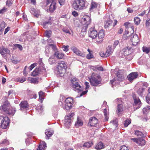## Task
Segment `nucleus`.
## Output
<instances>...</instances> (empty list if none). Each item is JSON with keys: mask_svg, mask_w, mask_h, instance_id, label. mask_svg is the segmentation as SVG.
Returning a JSON list of instances; mask_svg holds the SVG:
<instances>
[{"mask_svg": "<svg viewBox=\"0 0 150 150\" xmlns=\"http://www.w3.org/2000/svg\"><path fill=\"white\" fill-rule=\"evenodd\" d=\"M124 70H123L118 71L117 73V78H114L112 80L110 81V83L112 85V87L117 84H118L119 81H122L124 79Z\"/></svg>", "mask_w": 150, "mask_h": 150, "instance_id": "7ed1b4c3", "label": "nucleus"}, {"mask_svg": "<svg viewBox=\"0 0 150 150\" xmlns=\"http://www.w3.org/2000/svg\"><path fill=\"white\" fill-rule=\"evenodd\" d=\"M30 11L31 14H32L34 16L36 17H38L39 15V11L34 8H31L30 10Z\"/></svg>", "mask_w": 150, "mask_h": 150, "instance_id": "5701e85b", "label": "nucleus"}, {"mask_svg": "<svg viewBox=\"0 0 150 150\" xmlns=\"http://www.w3.org/2000/svg\"><path fill=\"white\" fill-rule=\"evenodd\" d=\"M119 42L118 40H116L114 42L113 45L114 48H115L118 45Z\"/></svg>", "mask_w": 150, "mask_h": 150, "instance_id": "0e129e2a", "label": "nucleus"}, {"mask_svg": "<svg viewBox=\"0 0 150 150\" xmlns=\"http://www.w3.org/2000/svg\"><path fill=\"white\" fill-rule=\"evenodd\" d=\"M86 58L88 59H90L92 58H93V56L91 53L87 54Z\"/></svg>", "mask_w": 150, "mask_h": 150, "instance_id": "13d9d810", "label": "nucleus"}, {"mask_svg": "<svg viewBox=\"0 0 150 150\" xmlns=\"http://www.w3.org/2000/svg\"><path fill=\"white\" fill-rule=\"evenodd\" d=\"M5 24L4 22L1 23L0 25V35H1L3 31L4 28L5 27Z\"/></svg>", "mask_w": 150, "mask_h": 150, "instance_id": "f704fd0d", "label": "nucleus"}, {"mask_svg": "<svg viewBox=\"0 0 150 150\" xmlns=\"http://www.w3.org/2000/svg\"><path fill=\"white\" fill-rule=\"evenodd\" d=\"M69 46L68 45H63L62 47V48L63 49V50L65 52H67L69 50Z\"/></svg>", "mask_w": 150, "mask_h": 150, "instance_id": "6e6d98bb", "label": "nucleus"}, {"mask_svg": "<svg viewBox=\"0 0 150 150\" xmlns=\"http://www.w3.org/2000/svg\"><path fill=\"white\" fill-rule=\"evenodd\" d=\"M146 26L148 28L150 26V19H148L146 20L145 23Z\"/></svg>", "mask_w": 150, "mask_h": 150, "instance_id": "052dcab7", "label": "nucleus"}, {"mask_svg": "<svg viewBox=\"0 0 150 150\" xmlns=\"http://www.w3.org/2000/svg\"><path fill=\"white\" fill-rule=\"evenodd\" d=\"M71 82L72 86L74 91L79 92L83 90V87L79 84L76 79H73L71 81Z\"/></svg>", "mask_w": 150, "mask_h": 150, "instance_id": "0eeeda50", "label": "nucleus"}, {"mask_svg": "<svg viewBox=\"0 0 150 150\" xmlns=\"http://www.w3.org/2000/svg\"><path fill=\"white\" fill-rule=\"evenodd\" d=\"M133 98L134 100V101L135 105H138L139 107H140L141 106V102L140 100L138 98H137L135 95L133 96Z\"/></svg>", "mask_w": 150, "mask_h": 150, "instance_id": "a878e982", "label": "nucleus"}, {"mask_svg": "<svg viewBox=\"0 0 150 150\" xmlns=\"http://www.w3.org/2000/svg\"><path fill=\"white\" fill-rule=\"evenodd\" d=\"M131 49V47H127V48H125L122 49V52L125 56L128 55L130 53V50Z\"/></svg>", "mask_w": 150, "mask_h": 150, "instance_id": "4be33fe9", "label": "nucleus"}, {"mask_svg": "<svg viewBox=\"0 0 150 150\" xmlns=\"http://www.w3.org/2000/svg\"><path fill=\"white\" fill-rule=\"evenodd\" d=\"M87 3L85 0H75L72 4V7L75 10L80 11L85 9Z\"/></svg>", "mask_w": 150, "mask_h": 150, "instance_id": "f257e3e1", "label": "nucleus"}, {"mask_svg": "<svg viewBox=\"0 0 150 150\" xmlns=\"http://www.w3.org/2000/svg\"><path fill=\"white\" fill-rule=\"evenodd\" d=\"M55 62L54 57L52 56L50 57L48 59V62L50 64L52 65L54 64Z\"/></svg>", "mask_w": 150, "mask_h": 150, "instance_id": "473e14b6", "label": "nucleus"}, {"mask_svg": "<svg viewBox=\"0 0 150 150\" xmlns=\"http://www.w3.org/2000/svg\"><path fill=\"white\" fill-rule=\"evenodd\" d=\"M71 49L74 53L78 56H83V54L77 47L73 46L71 47Z\"/></svg>", "mask_w": 150, "mask_h": 150, "instance_id": "6ab92c4d", "label": "nucleus"}, {"mask_svg": "<svg viewBox=\"0 0 150 150\" xmlns=\"http://www.w3.org/2000/svg\"><path fill=\"white\" fill-rule=\"evenodd\" d=\"M131 123V121L129 120H127L124 122V125L125 127H127Z\"/></svg>", "mask_w": 150, "mask_h": 150, "instance_id": "49530a36", "label": "nucleus"}, {"mask_svg": "<svg viewBox=\"0 0 150 150\" xmlns=\"http://www.w3.org/2000/svg\"><path fill=\"white\" fill-rule=\"evenodd\" d=\"M113 51L112 46H108L106 52L105 53L101 52L100 53V56L102 57H108L113 52Z\"/></svg>", "mask_w": 150, "mask_h": 150, "instance_id": "ddd939ff", "label": "nucleus"}, {"mask_svg": "<svg viewBox=\"0 0 150 150\" xmlns=\"http://www.w3.org/2000/svg\"><path fill=\"white\" fill-rule=\"evenodd\" d=\"M142 50L144 52H145L147 54L149 52V48L148 47H142Z\"/></svg>", "mask_w": 150, "mask_h": 150, "instance_id": "3c124183", "label": "nucleus"}, {"mask_svg": "<svg viewBox=\"0 0 150 150\" xmlns=\"http://www.w3.org/2000/svg\"><path fill=\"white\" fill-rule=\"evenodd\" d=\"M85 84L86 86V87L85 88V89H87L89 87V83L88 82H85Z\"/></svg>", "mask_w": 150, "mask_h": 150, "instance_id": "69168bd1", "label": "nucleus"}, {"mask_svg": "<svg viewBox=\"0 0 150 150\" xmlns=\"http://www.w3.org/2000/svg\"><path fill=\"white\" fill-rule=\"evenodd\" d=\"M58 2L61 6L64 5L65 3V0H58Z\"/></svg>", "mask_w": 150, "mask_h": 150, "instance_id": "680f3d73", "label": "nucleus"}, {"mask_svg": "<svg viewBox=\"0 0 150 150\" xmlns=\"http://www.w3.org/2000/svg\"><path fill=\"white\" fill-rule=\"evenodd\" d=\"M20 106V110H23L26 109L28 108V103L26 101H22L19 105Z\"/></svg>", "mask_w": 150, "mask_h": 150, "instance_id": "a211bd4d", "label": "nucleus"}, {"mask_svg": "<svg viewBox=\"0 0 150 150\" xmlns=\"http://www.w3.org/2000/svg\"><path fill=\"white\" fill-rule=\"evenodd\" d=\"M150 107H146L144 108L143 109V112L144 114H146L148 110L150 109Z\"/></svg>", "mask_w": 150, "mask_h": 150, "instance_id": "de8ad7c7", "label": "nucleus"}, {"mask_svg": "<svg viewBox=\"0 0 150 150\" xmlns=\"http://www.w3.org/2000/svg\"><path fill=\"white\" fill-rule=\"evenodd\" d=\"M148 93L146 96V102L149 104H150V87L149 88L148 91Z\"/></svg>", "mask_w": 150, "mask_h": 150, "instance_id": "72a5a7b5", "label": "nucleus"}, {"mask_svg": "<svg viewBox=\"0 0 150 150\" xmlns=\"http://www.w3.org/2000/svg\"><path fill=\"white\" fill-rule=\"evenodd\" d=\"M117 121V119L113 120L112 121H111L110 123L112 124L115 127H116L118 126Z\"/></svg>", "mask_w": 150, "mask_h": 150, "instance_id": "09e8293b", "label": "nucleus"}, {"mask_svg": "<svg viewBox=\"0 0 150 150\" xmlns=\"http://www.w3.org/2000/svg\"><path fill=\"white\" fill-rule=\"evenodd\" d=\"M10 121L8 117L0 116V127L3 129H6L9 126ZM1 134L0 132V135Z\"/></svg>", "mask_w": 150, "mask_h": 150, "instance_id": "423d86ee", "label": "nucleus"}, {"mask_svg": "<svg viewBox=\"0 0 150 150\" xmlns=\"http://www.w3.org/2000/svg\"><path fill=\"white\" fill-rule=\"evenodd\" d=\"M138 76V74L137 72H133L131 73L128 75L127 76L128 80L130 82H132L133 81L137 78Z\"/></svg>", "mask_w": 150, "mask_h": 150, "instance_id": "dca6fc26", "label": "nucleus"}, {"mask_svg": "<svg viewBox=\"0 0 150 150\" xmlns=\"http://www.w3.org/2000/svg\"><path fill=\"white\" fill-rule=\"evenodd\" d=\"M74 113H70L68 115L65 116L64 120L65 126L67 128H69L71 125V122L73 116L74 115Z\"/></svg>", "mask_w": 150, "mask_h": 150, "instance_id": "9d476101", "label": "nucleus"}, {"mask_svg": "<svg viewBox=\"0 0 150 150\" xmlns=\"http://www.w3.org/2000/svg\"><path fill=\"white\" fill-rule=\"evenodd\" d=\"M7 11V8L5 7H4L2 9L0 10V14H2L6 12Z\"/></svg>", "mask_w": 150, "mask_h": 150, "instance_id": "8fccbe9b", "label": "nucleus"}, {"mask_svg": "<svg viewBox=\"0 0 150 150\" xmlns=\"http://www.w3.org/2000/svg\"><path fill=\"white\" fill-rule=\"evenodd\" d=\"M44 93L40 91L39 93V99L40 100L43 99Z\"/></svg>", "mask_w": 150, "mask_h": 150, "instance_id": "c03bdc74", "label": "nucleus"}, {"mask_svg": "<svg viewBox=\"0 0 150 150\" xmlns=\"http://www.w3.org/2000/svg\"><path fill=\"white\" fill-rule=\"evenodd\" d=\"M81 21L83 25L81 28V32H85L87 31L88 26L90 24L91 21V18L89 16H84L82 18Z\"/></svg>", "mask_w": 150, "mask_h": 150, "instance_id": "39448f33", "label": "nucleus"}, {"mask_svg": "<svg viewBox=\"0 0 150 150\" xmlns=\"http://www.w3.org/2000/svg\"><path fill=\"white\" fill-rule=\"evenodd\" d=\"M26 80V78L24 77L18 79V82L21 83H23Z\"/></svg>", "mask_w": 150, "mask_h": 150, "instance_id": "603ef678", "label": "nucleus"}, {"mask_svg": "<svg viewBox=\"0 0 150 150\" xmlns=\"http://www.w3.org/2000/svg\"><path fill=\"white\" fill-rule=\"evenodd\" d=\"M45 49L46 50L45 51V55L47 57H48L49 56V49H50L49 46H48L47 45L45 47Z\"/></svg>", "mask_w": 150, "mask_h": 150, "instance_id": "79ce46f5", "label": "nucleus"}, {"mask_svg": "<svg viewBox=\"0 0 150 150\" xmlns=\"http://www.w3.org/2000/svg\"><path fill=\"white\" fill-rule=\"evenodd\" d=\"M51 33L52 31L50 30H47L45 32V36L48 38H50V37Z\"/></svg>", "mask_w": 150, "mask_h": 150, "instance_id": "a18cd8bd", "label": "nucleus"}, {"mask_svg": "<svg viewBox=\"0 0 150 150\" xmlns=\"http://www.w3.org/2000/svg\"><path fill=\"white\" fill-rule=\"evenodd\" d=\"M48 46H49V48L50 49V47H51L53 50L55 52H57L58 51L57 48L56 47V46L55 45L53 44H49L48 45Z\"/></svg>", "mask_w": 150, "mask_h": 150, "instance_id": "4c0bfd02", "label": "nucleus"}, {"mask_svg": "<svg viewBox=\"0 0 150 150\" xmlns=\"http://www.w3.org/2000/svg\"><path fill=\"white\" fill-rule=\"evenodd\" d=\"M116 100L118 101L117 112L118 114L121 113V112L123 111V106L121 103H122L121 98H117L115 100Z\"/></svg>", "mask_w": 150, "mask_h": 150, "instance_id": "2eb2a0df", "label": "nucleus"}, {"mask_svg": "<svg viewBox=\"0 0 150 150\" xmlns=\"http://www.w3.org/2000/svg\"><path fill=\"white\" fill-rule=\"evenodd\" d=\"M134 21L135 24L137 25L140 23V18L138 17H135L134 19Z\"/></svg>", "mask_w": 150, "mask_h": 150, "instance_id": "a19ab883", "label": "nucleus"}, {"mask_svg": "<svg viewBox=\"0 0 150 150\" xmlns=\"http://www.w3.org/2000/svg\"><path fill=\"white\" fill-rule=\"evenodd\" d=\"M105 35L104 30H100L98 33V38L99 40H101L102 41Z\"/></svg>", "mask_w": 150, "mask_h": 150, "instance_id": "412c9836", "label": "nucleus"}, {"mask_svg": "<svg viewBox=\"0 0 150 150\" xmlns=\"http://www.w3.org/2000/svg\"><path fill=\"white\" fill-rule=\"evenodd\" d=\"M51 23L50 21H45V22H44L43 23V27L45 28H46V25L47 24L51 25Z\"/></svg>", "mask_w": 150, "mask_h": 150, "instance_id": "4d7b16f0", "label": "nucleus"}, {"mask_svg": "<svg viewBox=\"0 0 150 150\" xmlns=\"http://www.w3.org/2000/svg\"><path fill=\"white\" fill-rule=\"evenodd\" d=\"M88 92V90H86L84 91H82L81 93L80 94V97H81L83 95H85Z\"/></svg>", "mask_w": 150, "mask_h": 150, "instance_id": "774afa93", "label": "nucleus"}, {"mask_svg": "<svg viewBox=\"0 0 150 150\" xmlns=\"http://www.w3.org/2000/svg\"><path fill=\"white\" fill-rule=\"evenodd\" d=\"M88 34L89 37L92 39H94L97 36L98 32L94 28H91L89 30Z\"/></svg>", "mask_w": 150, "mask_h": 150, "instance_id": "4468645a", "label": "nucleus"}, {"mask_svg": "<svg viewBox=\"0 0 150 150\" xmlns=\"http://www.w3.org/2000/svg\"><path fill=\"white\" fill-rule=\"evenodd\" d=\"M104 114L105 116V119L106 121H108V114L107 112V110L106 109H105L104 110Z\"/></svg>", "mask_w": 150, "mask_h": 150, "instance_id": "37998d69", "label": "nucleus"}, {"mask_svg": "<svg viewBox=\"0 0 150 150\" xmlns=\"http://www.w3.org/2000/svg\"><path fill=\"white\" fill-rule=\"evenodd\" d=\"M37 65V63H34L32 64L29 67V69L30 71H31L32 69Z\"/></svg>", "mask_w": 150, "mask_h": 150, "instance_id": "5fc2aeb1", "label": "nucleus"}, {"mask_svg": "<svg viewBox=\"0 0 150 150\" xmlns=\"http://www.w3.org/2000/svg\"><path fill=\"white\" fill-rule=\"evenodd\" d=\"M97 4L95 2L93 1L91 3V6L90 8V10H91L93 9L97 8Z\"/></svg>", "mask_w": 150, "mask_h": 150, "instance_id": "ea45409f", "label": "nucleus"}, {"mask_svg": "<svg viewBox=\"0 0 150 150\" xmlns=\"http://www.w3.org/2000/svg\"><path fill=\"white\" fill-rule=\"evenodd\" d=\"M145 90V88H139L137 91V93L138 95L141 97L143 96V93Z\"/></svg>", "mask_w": 150, "mask_h": 150, "instance_id": "2f4dec72", "label": "nucleus"}, {"mask_svg": "<svg viewBox=\"0 0 150 150\" xmlns=\"http://www.w3.org/2000/svg\"><path fill=\"white\" fill-rule=\"evenodd\" d=\"M56 0H47L46 2V6L49 5V10L50 12H53L56 8Z\"/></svg>", "mask_w": 150, "mask_h": 150, "instance_id": "9b49d317", "label": "nucleus"}, {"mask_svg": "<svg viewBox=\"0 0 150 150\" xmlns=\"http://www.w3.org/2000/svg\"><path fill=\"white\" fill-rule=\"evenodd\" d=\"M120 150H129V149L126 146L124 145L121 146Z\"/></svg>", "mask_w": 150, "mask_h": 150, "instance_id": "e2e57ef3", "label": "nucleus"}, {"mask_svg": "<svg viewBox=\"0 0 150 150\" xmlns=\"http://www.w3.org/2000/svg\"><path fill=\"white\" fill-rule=\"evenodd\" d=\"M14 46L16 48H18L21 50H22L23 49V47L20 45L16 44L14 45Z\"/></svg>", "mask_w": 150, "mask_h": 150, "instance_id": "bf43d9fd", "label": "nucleus"}, {"mask_svg": "<svg viewBox=\"0 0 150 150\" xmlns=\"http://www.w3.org/2000/svg\"><path fill=\"white\" fill-rule=\"evenodd\" d=\"M40 68L36 67L35 68V70L32 72V75L33 76H36L40 73Z\"/></svg>", "mask_w": 150, "mask_h": 150, "instance_id": "393cba45", "label": "nucleus"}, {"mask_svg": "<svg viewBox=\"0 0 150 150\" xmlns=\"http://www.w3.org/2000/svg\"><path fill=\"white\" fill-rule=\"evenodd\" d=\"M0 109L3 111L7 114L13 116L15 113L16 110L13 107H10L9 103L5 101L4 104L0 107Z\"/></svg>", "mask_w": 150, "mask_h": 150, "instance_id": "f03ea898", "label": "nucleus"}, {"mask_svg": "<svg viewBox=\"0 0 150 150\" xmlns=\"http://www.w3.org/2000/svg\"><path fill=\"white\" fill-rule=\"evenodd\" d=\"M73 103V98L68 97L67 98L65 101V106L64 108L67 110L70 109L72 107Z\"/></svg>", "mask_w": 150, "mask_h": 150, "instance_id": "1a4fd4ad", "label": "nucleus"}, {"mask_svg": "<svg viewBox=\"0 0 150 150\" xmlns=\"http://www.w3.org/2000/svg\"><path fill=\"white\" fill-rule=\"evenodd\" d=\"M98 122V119L95 117H92L90 118L88 125L90 126H94L96 125Z\"/></svg>", "mask_w": 150, "mask_h": 150, "instance_id": "f3484780", "label": "nucleus"}, {"mask_svg": "<svg viewBox=\"0 0 150 150\" xmlns=\"http://www.w3.org/2000/svg\"><path fill=\"white\" fill-rule=\"evenodd\" d=\"M72 14L75 17H76L78 16V13L75 11H74L72 12Z\"/></svg>", "mask_w": 150, "mask_h": 150, "instance_id": "338daca9", "label": "nucleus"}, {"mask_svg": "<svg viewBox=\"0 0 150 150\" xmlns=\"http://www.w3.org/2000/svg\"><path fill=\"white\" fill-rule=\"evenodd\" d=\"M104 144L102 142H100L96 145L95 149L97 150H100L104 148Z\"/></svg>", "mask_w": 150, "mask_h": 150, "instance_id": "bb28decb", "label": "nucleus"}, {"mask_svg": "<svg viewBox=\"0 0 150 150\" xmlns=\"http://www.w3.org/2000/svg\"><path fill=\"white\" fill-rule=\"evenodd\" d=\"M12 4V0H7L6 2V5L7 6L9 7L11 6Z\"/></svg>", "mask_w": 150, "mask_h": 150, "instance_id": "864d4df0", "label": "nucleus"}, {"mask_svg": "<svg viewBox=\"0 0 150 150\" xmlns=\"http://www.w3.org/2000/svg\"><path fill=\"white\" fill-rule=\"evenodd\" d=\"M92 145V142H87L84 143L83 145V147L86 148H89L91 147Z\"/></svg>", "mask_w": 150, "mask_h": 150, "instance_id": "e433bc0d", "label": "nucleus"}, {"mask_svg": "<svg viewBox=\"0 0 150 150\" xmlns=\"http://www.w3.org/2000/svg\"><path fill=\"white\" fill-rule=\"evenodd\" d=\"M90 83L91 85L95 86H100L102 85L101 77L98 75H93L91 78L89 79Z\"/></svg>", "mask_w": 150, "mask_h": 150, "instance_id": "20e7f679", "label": "nucleus"}, {"mask_svg": "<svg viewBox=\"0 0 150 150\" xmlns=\"http://www.w3.org/2000/svg\"><path fill=\"white\" fill-rule=\"evenodd\" d=\"M67 68V65L64 62H61L58 63L57 69L58 74H61L64 73Z\"/></svg>", "mask_w": 150, "mask_h": 150, "instance_id": "6e6552de", "label": "nucleus"}, {"mask_svg": "<svg viewBox=\"0 0 150 150\" xmlns=\"http://www.w3.org/2000/svg\"><path fill=\"white\" fill-rule=\"evenodd\" d=\"M83 124V123L81 120L78 117L77 121L75 124V126L77 127H78L79 126H81Z\"/></svg>", "mask_w": 150, "mask_h": 150, "instance_id": "7c9ffc66", "label": "nucleus"}, {"mask_svg": "<svg viewBox=\"0 0 150 150\" xmlns=\"http://www.w3.org/2000/svg\"><path fill=\"white\" fill-rule=\"evenodd\" d=\"M112 21L110 20H108L106 21L105 22L104 27L105 28L109 29V28L112 27Z\"/></svg>", "mask_w": 150, "mask_h": 150, "instance_id": "aec40b11", "label": "nucleus"}, {"mask_svg": "<svg viewBox=\"0 0 150 150\" xmlns=\"http://www.w3.org/2000/svg\"><path fill=\"white\" fill-rule=\"evenodd\" d=\"M129 39L132 42L133 45L135 46L137 45L139 41L137 35V34L134 35L133 33L129 36Z\"/></svg>", "mask_w": 150, "mask_h": 150, "instance_id": "f8f14e48", "label": "nucleus"}, {"mask_svg": "<svg viewBox=\"0 0 150 150\" xmlns=\"http://www.w3.org/2000/svg\"><path fill=\"white\" fill-rule=\"evenodd\" d=\"M28 80L31 83L37 84L38 82V79L36 78H30L28 79Z\"/></svg>", "mask_w": 150, "mask_h": 150, "instance_id": "c9c22d12", "label": "nucleus"}, {"mask_svg": "<svg viewBox=\"0 0 150 150\" xmlns=\"http://www.w3.org/2000/svg\"><path fill=\"white\" fill-rule=\"evenodd\" d=\"M54 133L53 130L51 129L46 130L45 132V134L48 138L51 137Z\"/></svg>", "mask_w": 150, "mask_h": 150, "instance_id": "b1692460", "label": "nucleus"}, {"mask_svg": "<svg viewBox=\"0 0 150 150\" xmlns=\"http://www.w3.org/2000/svg\"><path fill=\"white\" fill-rule=\"evenodd\" d=\"M137 144L141 146H144L146 144V141L142 137L139 138Z\"/></svg>", "mask_w": 150, "mask_h": 150, "instance_id": "cd10ccee", "label": "nucleus"}, {"mask_svg": "<svg viewBox=\"0 0 150 150\" xmlns=\"http://www.w3.org/2000/svg\"><path fill=\"white\" fill-rule=\"evenodd\" d=\"M54 55L57 58L59 59H62L64 56V54L58 51L55 52Z\"/></svg>", "mask_w": 150, "mask_h": 150, "instance_id": "c756f323", "label": "nucleus"}, {"mask_svg": "<svg viewBox=\"0 0 150 150\" xmlns=\"http://www.w3.org/2000/svg\"><path fill=\"white\" fill-rule=\"evenodd\" d=\"M134 134L138 137H144V134L141 131L139 130L135 131Z\"/></svg>", "mask_w": 150, "mask_h": 150, "instance_id": "58836bf2", "label": "nucleus"}, {"mask_svg": "<svg viewBox=\"0 0 150 150\" xmlns=\"http://www.w3.org/2000/svg\"><path fill=\"white\" fill-rule=\"evenodd\" d=\"M46 147V143L42 142V143H40L37 150H44Z\"/></svg>", "mask_w": 150, "mask_h": 150, "instance_id": "c85d7f7f", "label": "nucleus"}]
</instances>
